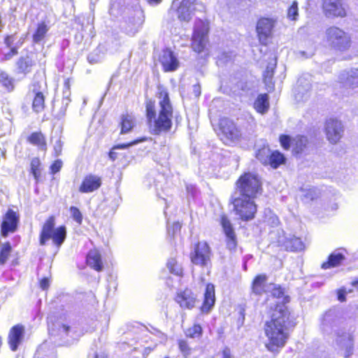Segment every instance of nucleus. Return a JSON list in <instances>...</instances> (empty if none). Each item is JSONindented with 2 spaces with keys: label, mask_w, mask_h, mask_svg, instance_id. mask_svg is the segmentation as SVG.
I'll list each match as a JSON object with an SVG mask.
<instances>
[{
  "label": "nucleus",
  "mask_w": 358,
  "mask_h": 358,
  "mask_svg": "<svg viewBox=\"0 0 358 358\" xmlns=\"http://www.w3.org/2000/svg\"><path fill=\"white\" fill-rule=\"evenodd\" d=\"M326 41L329 46L338 51L344 52L351 45L350 35L337 27H329L325 32Z\"/></svg>",
  "instance_id": "5"
},
{
  "label": "nucleus",
  "mask_w": 358,
  "mask_h": 358,
  "mask_svg": "<svg viewBox=\"0 0 358 358\" xmlns=\"http://www.w3.org/2000/svg\"><path fill=\"white\" fill-rule=\"evenodd\" d=\"M121 134L129 132L134 126V117L131 115H122L121 117Z\"/></svg>",
  "instance_id": "33"
},
{
  "label": "nucleus",
  "mask_w": 358,
  "mask_h": 358,
  "mask_svg": "<svg viewBox=\"0 0 358 358\" xmlns=\"http://www.w3.org/2000/svg\"><path fill=\"white\" fill-rule=\"evenodd\" d=\"M101 185V178L90 174L86 176L79 187V192L81 193H90L98 189Z\"/></svg>",
  "instance_id": "18"
},
{
  "label": "nucleus",
  "mask_w": 358,
  "mask_h": 358,
  "mask_svg": "<svg viewBox=\"0 0 358 358\" xmlns=\"http://www.w3.org/2000/svg\"><path fill=\"white\" fill-rule=\"evenodd\" d=\"M11 245L9 243H5L2 244L1 250H0V264H4L8 260L10 252H11Z\"/></svg>",
  "instance_id": "38"
},
{
  "label": "nucleus",
  "mask_w": 358,
  "mask_h": 358,
  "mask_svg": "<svg viewBox=\"0 0 358 358\" xmlns=\"http://www.w3.org/2000/svg\"><path fill=\"white\" fill-rule=\"evenodd\" d=\"M267 222L268 223H270L271 224L272 227H275V226H278V224H279V220L278 218V217L275 215H271L268 220H267Z\"/></svg>",
  "instance_id": "53"
},
{
  "label": "nucleus",
  "mask_w": 358,
  "mask_h": 358,
  "mask_svg": "<svg viewBox=\"0 0 358 358\" xmlns=\"http://www.w3.org/2000/svg\"><path fill=\"white\" fill-rule=\"evenodd\" d=\"M17 222L18 217L16 213L13 210H8L1 224L2 235L6 236L9 232L14 231L17 227Z\"/></svg>",
  "instance_id": "20"
},
{
  "label": "nucleus",
  "mask_w": 358,
  "mask_h": 358,
  "mask_svg": "<svg viewBox=\"0 0 358 358\" xmlns=\"http://www.w3.org/2000/svg\"><path fill=\"white\" fill-rule=\"evenodd\" d=\"M166 267L171 273L176 275L180 276L182 275V268L181 265L173 257H171L168 259L166 263Z\"/></svg>",
  "instance_id": "35"
},
{
  "label": "nucleus",
  "mask_w": 358,
  "mask_h": 358,
  "mask_svg": "<svg viewBox=\"0 0 358 358\" xmlns=\"http://www.w3.org/2000/svg\"><path fill=\"white\" fill-rule=\"evenodd\" d=\"M87 264L97 271L102 270L101 257L96 250H90L87 257Z\"/></svg>",
  "instance_id": "25"
},
{
  "label": "nucleus",
  "mask_w": 358,
  "mask_h": 358,
  "mask_svg": "<svg viewBox=\"0 0 358 358\" xmlns=\"http://www.w3.org/2000/svg\"><path fill=\"white\" fill-rule=\"evenodd\" d=\"M62 142L60 141H56L55 146H54V150H55L56 155H60V153L62 152Z\"/></svg>",
  "instance_id": "55"
},
{
  "label": "nucleus",
  "mask_w": 358,
  "mask_h": 358,
  "mask_svg": "<svg viewBox=\"0 0 358 358\" xmlns=\"http://www.w3.org/2000/svg\"><path fill=\"white\" fill-rule=\"evenodd\" d=\"M48 30L49 27L44 22L38 23L37 28L33 34V41L36 43H38L42 41Z\"/></svg>",
  "instance_id": "32"
},
{
  "label": "nucleus",
  "mask_w": 358,
  "mask_h": 358,
  "mask_svg": "<svg viewBox=\"0 0 358 358\" xmlns=\"http://www.w3.org/2000/svg\"><path fill=\"white\" fill-rule=\"evenodd\" d=\"M275 25V20L273 18L262 17L258 20L256 30L262 44H266L268 38L271 36Z\"/></svg>",
  "instance_id": "13"
},
{
  "label": "nucleus",
  "mask_w": 358,
  "mask_h": 358,
  "mask_svg": "<svg viewBox=\"0 0 358 358\" xmlns=\"http://www.w3.org/2000/svg\"><path fill=\"white\" fill-rule=\"evenodd\" d=\"M176 302L181 308L192 309L196 303V296L189 289L180 290L176 296Z\"/></svg>",
  "instance_id": "17"
},
{
  "label": "nucleus",
  "mask_w": 358,
  "mask_h": 358,
  "mask_svg": "<svg viewBox=\"0 0 358 358\" xmlns=\"http://www.w3.org/2000/svg\"><path fill=\"white\" fill-rule=\"evenodd\" d=\"M46 85L43 80L34 82L27 94V97L32 101V109L36 113H40L45 108V93Z\"/></svg>",
  "instance_id": "8"
},
{
  "label": "nucleus",
  "mask_w": 358,
  "mask_h": 358,
  "mask_svg": "<svg viewBox=\"0 0 358 358\" xmlns=\"http://www.w3.org/2000/svg\"><path fill=\"white\" fill-rule=\"evenodd\" d=\"M193 93L195 97H199L201 94V86L199 84L193 85Z\"/></svg>",
  "instance_id": "57"
},
{
  "label": "nucleus",
  "mask_w": 358,
  "mask_h": 358,
  "mask_svg": "<svg viewBox=\"0 0 358 358\" xmlns=\"http://www.w3.org/2000/svg\"><path fill=\"white\" fill-rule=\"evenodd\" d=\"M41 162L40 159L37 157H34L31 159V172L34 176V179L36 182L38 181L41 177Z\"/></svg>",
  "instance_id": "39"
},
{
  "label": "nucleus",
  "mask_w": 358,
  "mask_h": 358,
  "mask_svg": "<svg viewBox=\"0 0 358 358\" xmlns=\"http://www.w3.org/2000/svg\"><path fill=\"white\" fill-rule=\"evenodd\" d=\"M179 348L180 351L184 354L185 356H187L189 354V348L185 341H179Z\"/></svg>",
  "instance_id": "49"
},
{
  "label": "nucleus",
  "mask_w": 358,
  "mask_h": 358,
  "mask_svg": "<svg viewBox=\"0 0 358 358\" xmlns=\"http://www.w3.org/2000/svg\"><path fill=\"white\" fill-rule=\"evenodd\" d=\"M185 334L190 338H199L202 334V328L199 324H194L192 327L187 329Z\"/></svg>",
  "instance_id": "42"
},
{
  "label": "nucleus",
  "mask_w": 358,
  "mask_h": 358,
  "mask_svg": "<svg viewBox=\"0 0 358 358\" xmlns=\"http://www.w3.org/2000/svg\"><path fill=\"white\" fill-rule=\"evenodd\" d=\"M0 83L5 87L8 91H11L13 89V80L9 78L8 75L6 73H1L0 74Z\"/></svg>",
  "instance_id": "40"
},
{
  "label": "nucleus",
  "mask_w": 358,
  "mask_h": 358,
  "mask_svg": "<svg viewBox=\"0 0 358 358\" xmlns=\"http://www.w3.org/2000/svg\"><path fill=\"white\" fill-rule=\"evenodd\" d=\"M70 331V327L66 324H59V335L62 337L67 336Z\"/></svg>",
  "instance_id": "51"
},
{
  "label": "nucleus",
  "mask_w": 358,
  "mask_h": 358,
  "mask_svg": "<svg viewBox=\"0 0 358 358\" xmlns=\"http://www.w3.org/2000/svg\"><path fill=\"white\" fill-rule=\"evenodd\" d=\"M253 199V198H245L242 196L234 199V210L242 220H248L254 217L257 207Z\"/></svg>",
  "instance_id": "10"
},
{
  "label": "nucleus",
  "mask_w": 358,
  "mask_h": 358,
  "mask_svg": "<svg viewBox=\"0 0 358 358\" xmlns=\"http://www.w3.org/2000/svg\"><path fill=\"white\" fill-rule=\"evenodd\" d=\"M310 81L308 78H299L294 91V98L296 101L298 102H301L308 100L310 94Z\"/></svg>",
  "instance_id": "14"
},
{
  "label": "nucleus",
  "mask_w": 358,
  "mask_h": 358,
  "mask_svg": "<svg viewBox=\"0 0 358 358\" xmlns=\"http://www.w3.org/2000/svg\"><path fill=\"white\" fill-rule=\"evenodd\" d=\"M172 8L180 21L189 22L196 10H202L204 6L196 0H174Z\"/></svg>",
  "instance_id": "6"
},
{
  "label": "nucleus",
  "mask_w": 358,
  "mask_h": 358,
  "mask_svg": "<svg viewBox=\"0 0 358 358\" xmlns=\"http://www.w3.org/2000/svg\"><path fill=\"white\" fill-rule=\"evenodd\" d=\"M323 10L327 17L345 15V10L341 0H323Z\"/></svg>",
  "instance_id": "15"
},
{
  "label": "nucleus",
  "mask_w": 358,
  "mask_h": 358,
  "mask_svg": "<svg viewBox=\"0 0 358 358\" xmlns=\"http://www.w3.org/2000/svg\"><path fill=\"white\" fill-rule=\"evenodd\" d=\"M55 218L50 217L44 223L41 234L40 244L45 245L46 242L52 239V243L57 248L64 243L66 236V230L64 226L55 228Z\"/></svg>",
  "instance_id": "3"
},
{
  "label": "nucleus",
  "mask_w": 358,
  "mask_h": 358,
  "mask_svg": "<svg viewBox=\"0 0 358 358\" xmlns=\"http://www.w3.org/2000/svg\"><path fill=\"white\" fill-rule=\"evenodd\" d=\"M215 301V287L213 284H208L206 287L204 294V301L201 307V311L208 313L211 308L214 306Z\"/></svg>",
  "instance_id": "23"
},
{
  "label": "nucleus",
  "mask_w": 358,
  "mask_h": 358,
  "mask_svg": "<svg viewBox=\"0 0 358 358\" xmlns=\"http://www.w3.org/2000/svg\"><path fill=\"white\" fill-rule=\"evenodd\" d=\"M346 294H347V292H345V290H344L343 289H339L338 292V299L341 302L345 301L346 300V299H345Z\"/></svg>",
  "instance_id": "56"
},
{
  "label": "nucleus",
  "mask_w": 358,
  "mask_h": 358,
  "mask_svg": "<svg viewBox=\"0 0 358 358\" xmlns=\"http://www.w3.org/2000/svg\"><path fill=\"white\" fill-rule=\"evenodd\" d=\"M160 62L164 71H173L179 66V62L177 57L169 50L164 51Z\"/></svg>",
  "instance_id": "21"
},
{
  "label": "nucleus",
  "mask_w": 358,
  "mask_h": 358,
  "mask_svg": "<svg viewBox=\"0 0 358 358\" xmlns=\"http://www.w3.org/2000/svg\"><path fill=\"white\" fill-rule=\"evenodd\" d=\"M324 131L329 143L336 144L343 136L345 127L341 120L331 117L327 120L324 124Z\"/></svg>",
  "instance_id": "11"
},
{
  "label": "nucleus",
  "mask_w": 358,
  "mask_h": 358,
  "mask_svg": "<svg viewBox=\"0 0 358 358\" xmlns=\"http://www.w3.org/2000/svg\"><path fill=\"white\" fill-rule=\"evenodd\" d=\"M280 142L281 144V146L285 149L288 150L291 145H292L294 146V142L293 139L290 138V136L287 135H281L280 136Z\"/></svg>",
  "instance_id": "46"
},
{
  "label": "nucleus",
  "mask_w": 358,
  "mask_h": 358,
  "mask_svg": "<svg viewBox=\"0 0 358 358\" xmlns=\"http://www.w3.org/2000/svg\"><path fill=\"white\" fill-rule=\"evenodd\" d=\"M17 53V51L15 48H12L10 50V54L9 55H6V57H8V58H10V57H12L13 55H15Z\"/></svg>",
  "instance_id": "62"
},
{
  "label": "nucleus",
  "mask_w": 358,
  "mask_h": 358,
  "mask_svg": "<svg viewBox=\"0 0 358 358\" xmlns=\"http://www.w3.org/2000/svg\"><path fill=\"white\" fill-rule=\"evenodd\" d=\"M336 343L343 348H345V352L344 356L348 357L350 355L352 348V338L350 333L343 332L342 334H338L336 338Z\"/></svg>",
  "instance_id": "24"
},
{
  "label": "nucleus",
  "mask_w": 358,
  "mask_h": 358,
  "mask_svg": "<svg viewBox=\"0 0 358 358\" xmlns=\"http://www.w3.org/2000/svg\"><path fill=\"white\" fill-rule=\"evenodd\" d=\"M211 250L206 241H200L194 245L190 252L192 264L202 267L207 266L210 262Z\"/></svg>",
  "instance_id": "9"
},
{
  "label": "nucleus",
  "mask_w": 358,
  "mask_h": 358,
  "mask_svg": "<svg viewBox=\"0 0 358 358\" xmlns=\"http://www.w3.org/2000/svg\"><path fill=\"white\" fill-rule=\"evenodd\" d=\"M69 211L73 220L78 224H81L83 222V215L80 210L77 207L71 206Z\"/></svg>",
  "instance_id": "43"
},
{
  "label": "nucleus",
  "mask_w": 358,
  "mask_h": 358,
  "mask_svg": "<svg viewBox=\"0 0 358 358\" xmlns=\"http://www.w3.org/2000/svg\"><path fill=\"white\" fill-rule=\"evenodd\" d=\"M13 36H8L5 39V43L8 46H10L11 44L13 43Z\"/></svg>",
  "instance_id": "61"
},
{
  "label": "nucleus",
  "mask_w": 358,
  "mask_h": 358,
  "mask_svg": "<svg viewBox=\"0 0 358 358\" xmlns=\"http://www.w3.org/2000/svg\"><path fill=\"white\" fill-rule=\"evenodd\" d=\"M27 141L30 144L36 146L39 150L45 151L47 149L45 137L41 131L33 132L29 136Z\"/></svg>",
  "instance_id": "26"
},
{
  "label": "nucleus",
  "mask_w": 358,
  "mask_h": 358,
  "mask_svg": "<svg viewBox=\"0 0 358 358\" xmlns=\"http://www.w3.org/2000/svg\"><path fill=\"white\" fill-rule=\"evenodd\" d=\"M24 328L22 325L17 324L13 327L8 334V342L12 351H16L19 345L23 341Z\"/></svg>",
  "instance_id": "16"
},
{
  "label": "nucleus",
  "mask_w": 358,
  "mask_h": 358,
  "mask_svg": "<svg viewBox=\"0 0 358 358\" xmlns=\"http://www.w3.org/2000/svg\"><path fill=\"white\" fill-rule=\"evenodd\" d=\"M276 63L275 62L273 63H269L266 67V69L264 73V79L266 82H270L273 76L274 69L275 68Z\"/></svg>",
  "instance_id": "44"
},
{
  "label": "nucleus",
  "mask_w": 358,
  "mask_h": 358,
  "mask_svg": "<svg viewBox=\"0 0 358 358\" xmlns=\"http://www.w3.org/2000/svg\"><path fill=\"white\" fill-rule=\"evenodd\" d=\"M182 225L179 222H173L171 227L172 235L174 236L176 232L179 231Z\"/></svg>",
  "instance_id": "54"
},
{
  "label": "nucleus",
  "mask_w": 358,
  "mask_h": 358,
  "mask_svg": "<svg viewBox=\"0 0 358 358\" xmlns=\"http://www.w3.org/2000/svg\"><path fill=\"white\" fill-rule=\"evenodd\" d=\"M18 73L27 74L34 65V61L29 57H21L16 63Z\"/></svg>",
  "instance_id": "28"
},
{
  "label": "nucleus",
  "mask_w": 358,
  "mask_h": 358,
  "mask_svg": "<svg viewBox=\"0 0 358 358\" xmlns=\"http://www.w3.org/2000/svg\"><path fill=\"white\" fill-rule=\"evenodd\" d=\"M222 358H231V351L228 348H225L222 351Z\"/></svg>",
  "instance_id": "59"
},
{
  "label": "nucleus",
  "mask_w": 358,
  "mask_h": 358,
  "mask_svg": "<svg viewBox=\"0 0 358 358\" xmlns=\"http://www.w3.org/2000/svg\"><path fill=\"white\" fill-rule=\"evenodd\" d=\"M145 111L148 124L150 130L154 134H157V117L155 100L152 99H147L145 101Z\"/></svg>",
  "instance_id": "19"
},
{
  "label": "nucleus",
  "mask_w": 358,
  "mask_h": 358,
  "mask_svg": "<svg viewBox=\"0 0 358 358\" xmlns=\"http://www.w3.org/2000/svg\"><path fill=\"white\" fill-rule=\"evenodd\" d=\"M333 315L331 313H327L322 320V328L324 331H327L329 327H331Z\"/></svg>",
  "instance_id": "45"
},
{
  "label": "nucleus",
  "mask_w": 358,
  "mask_h": 358,
  "mask_svg": "<svg viewBox=\"0 0 358 358\" xmlns=\"http://www.w3.org/2000/svg\"><path fill=\"white\" fill-rule=\"evenodd\" d=\"M271 152V150L268 148L264 147L257 151L256 157L263 164L268 165Z\"/></svg>",
  "instance_id": "37"
},
{
  "label": "nucleus",
  "mask_w": 358,
  "mask_h": 358,
  "mask_svg": "<svg viewBox=\"0 0 358 358\" xmlns=\"http://www.w3.org/2000/svg\"><path fill=\"white\" fill-rule=\"evenodd\" d=\"M357 72H352L351 75L343 74L341 78L343 80V83L345 86L353 87L358 85V76H356Z\"/></svg>",
  "instance_id": "36"
},
{
  "label": "nucleus",
  "mask_w": 358,
  "mask_h": 358,
  "mask_svg": "<svg viewBox=\"0 0 358 358\" xmlns=\"http://www.w3.org/2000/svg\"><path fill=\"white\" fill-rule=\"evenodd\" d=\"M283 243L287 250L292 251H301L304 248V244L299 238L289 235L284 241H280Z\"/></svg>",
  "instance_id": "27"
},
{
  "label": "nucleus",
  "mask_w": 358,
  "mask_h": 358,
  "mask_svg": "<svg viewBox=\"0 0 358 358\" xmlns=\"http://www.w3.org/2000/svg\"><path fill=\"white\" fill-rule=\"evenodd\" d=\"M254 108L262 114L267 112L269 108L268 95L266 94H259L254 103Z\"/></svg>",
  "instance_id": "30"
},
{
  "label": "nucleus",
  "mask_w": 358,
  "mask_h": 358,
  "mask_svg": "<svg viewBox=\"0 0 358 358\" xmlns=\"http://www.w3.org/2000/svg\"><path fill=\"white\" fill-rule=\"evenodd\" d=\"M298 16V6L296 2H293L292 6L288 8L287 17L295 20Z\"/></svg>",
  "instance_id": "47"
},
{
  "label": "nucleus",
  "mask_w": 358,
  "mask_h": 358,
  "mask_svg": "<svg viewBox=\"0 0 358 358\" xmlns=\"http://www.w3.org/2000/svg\"><path fill=\"white\" fill-rule=\"evenodd\" d=\"M267 276L264 274L258 275L252 282V292L256 294H262L264 293L266 287Z\"/></svg>",
  "instance_id": "31"
},
{
  "label": "nucleus",
  "mask_w": 358,
  "mask_h": 358,
  "mask_svg": "<svg viewBox=\"0 0 358 358\" xmlns=\"http://www.w3.org/2000/svg\"><path fill=\"white\" fill-rule=\"evenodd\" d=\"M145 139H139V140H136V141H134L129 143H122V144H119L116 146H115L113 150H115V149H126V148H129L130 146H132L134 145H136L139 142H142Z\"/></svg>",
  "instance_id": "48"
},
{
  "label": "nucleus",
  "mask_w": 358,
  "mask_h": 358,
  "mask_svg": "<svg viewBox=\"0 0 358 358\" xmlns=\"http://www.w3.org/2000/svg\"><path fill=\"white\" fill-rule=\"evenodd\" d=\"M219 126L218 135L225 144L235 142L239 139L241 136L240 131L230 120L227 118L221 119Z\"/></svg>",
  "instance_id": "12"
},
{
  "label": "nucleus",
  "mask_w": 358,
  "mask_h": 358,
  "mask_svg": "<svg viewBox=\"0 0 358 358\" xmlns=\"http://www.w3.org/2000/svg\"><path fill=\"white\" fill-rule=\"evenodd\" d=\"M70 102L71 99L69 98V95L64 96L62 99V104L65 106V108L68 106Z\"/></svg>",
  "instance_id": "60"
},
{
  "label": "nucleus",
  "mask_w": 358,
  "mask_h": 358,
  "mask_svg": "<svg viewBox=\"0 0 358 358\" xmlns=\"http://www.w3.org/2000/svg\"><path fill=\"white\" fill-rule=\"evenodd\" d=\"M269 159L268 165H270L273 169H277L280 165L285 162V157L278 151L271 152Z\"/></svg>",
  "instance_id": "34"
},
{
  "label": "nucleus",
  "mask_w": 358,
  "mask_h": 358,
  "mask_svg": "<svg viewBox=\"0 0 358 358\" xmlns=\"http://www.w3.org/2000/svg\"><path fill=\"white\" fill-rule=\"evenodd\" d=\"M94 358H108V357L104 352H101L99 354L96 355Z\"/></svg>",
  "instance_id": "63"
},
{
  "label": "nucleus",
  "mask_w": 358,
  "mask_h": 358,
  "mask_svg": "<svg viewBox=\"0 0 358 358\" xmlns=\"http://www.w3.org/2000/svg\"><path fill=\"white\" fill-rule=\"evenodd\" d=\"M241 196L255 199L261 193L262 183L257 175L247 173L241 176L236 182Z\"/></svg>",
  "instance_id": "4"
},
{
  "label": "nucleus",
  "mask_w": 358,
  "mask_h": 358,
  "mask_svg": "<svg viewBox=\"0 0 358 358\" xmlns=\"http://www.w3.org/2000/svg\"><path fill=\"white\" fill-rule=\"evenodd\" d=\"M109 157L113 160H115L117 158L116 153L113 150L110 152Z\"/></svg>",
  "instance_id": "64"
},
{
  "label": "nucleus",
  "mask_w": 358,
  "mask_h": 358,
  "mask_svg": "<svg viewBox=\"0 0 358 358\" xmlns=\"http://www.w3.org/2000/svg\"><path fill=\"white\" fill-rule=\"evenodd\" d=\"M209 24L206 21L197 20L195 21L192 37V48L200 53L205 50L208 43Z\"/></svg>",
  "instance_id": "7"
},
{
  "label": "nucleus",
  "mask_w": 358,
  "mask_h": 358,
  "mask_svg": "<svg viewBox=\"0 0 358 358\" xmlns=\"http://www.w3.org/2000/svg\"><path fill=\"white\" fill-rule=\"evenodd\" d=\"M345 257L343 254L339 252L335 251L331 254L329 257V260L327 262H324L322 265V268L327 269L331 267H336L339 266L344 260Z\"/></svg>",
  "instance_id": "29"
},
{
  "label": "nucleus",
  "mask_w": 358,
  "mask_h": 358,
  "mask_svg": "<svg viewBox=\"0 0 358 358\" xmlns=\"http://www.w3.org/2000/svg\"><path fill=\"white\" fill-rule=\"evenodd\" d=\"M294 326L290 319V312L283 304L277 305L271 315V319L265 323L264 331L267 341L266 348L278 354L289 336V327Z\"/></svg>",
  "instance_id": "1"
},
{
  "label": "nucleus",
  "mask_w": 358,
  "mask_h": 358,
  "mask_svg": "<svg viewBox=\"0 0 358 358\" xmlns=\"http://www.w3.org/2000/svg\"><path fill=\"white\" fill-rule=\"evenodd\" d=\"M221 224L226 235V241L228 248L229 250L234 249L236 246L235 233L229 220L224 215L222 216Z\"/></svg>",
  "instance_id": "22"
},
{
  "label": "nucleus",
  "mask_w": 358,
  "mask_h": 358,
  "mask_svg": "<svg viewBox=\"0 0 358 358\" xmlns=\"http://www.w3.org/2000/svg\"><path fill=\"white\" fill-rule=\"evenodd\" d=\"M160 111L158 115V136L161 132L167 133L172 125L173 108L166 90L158 86Z\"/></svg>",
  "instance_id": "2"
},
{
  "label": "nucleus",
  "mask_w": 358,
  "mask_h": 358,
  "mask_svg": "<svg viewBox=\"0 0 358 358\" xmlns=\"http://www.w3.org/2000/svg\"><path fill=\"white\" fill-rule=\"evenodd\" d=\"M40 287L43 289H46L49 287V280L46 278H43L40 282Z\"/></svg>",
  "instance_id": "58"
},
{
  "label": "nucleus",
  "mask_w": 358,
  "mask_h": 358,
  "mask_svg": "<svg viewBox=\"0 0 358 358\" xmlns=\"http://www.w3.org/2000/svg\"><path fill=\"white\" fill-rule=\"evenodd\" d=\"M272 295L277 299H281L284 296V290L280 287H274L272 290Z\"/></svg>",
  "instance_id": "52"
},
{
  "label": "nucleus",
  "mask_w": 358,
  "mask_h": 358,
  "mask_svg": "<svg viewBox=\"0 0 358 358\" xmlns=\"http://www.w3.org/2000/svg\"><path fill=\"white\" fill-rule=\"evenodd\" d=\"M294 142V149L296 152H299L302 151L303 148L308 143V139L304 136H297L296 138L293 139Z\"/></svg>",
  "instance_id": "41"
},
{
  "label": "nucleus",
  "mask_w": 358,
  "mask_h": 358,
  "mask_svg": "<svg viewBox=\"0 0 358 358\" xmlns=\"http://www.w3.org/2000/svg\"><path fill=\"white\" fill-rule=\"evenodd\" d=\"M62 166V162L59 159L56 160L50 166L52 173L55 174L59 172Z\"/></svg>",
  "instance_id": "50"
}]
</instances>
